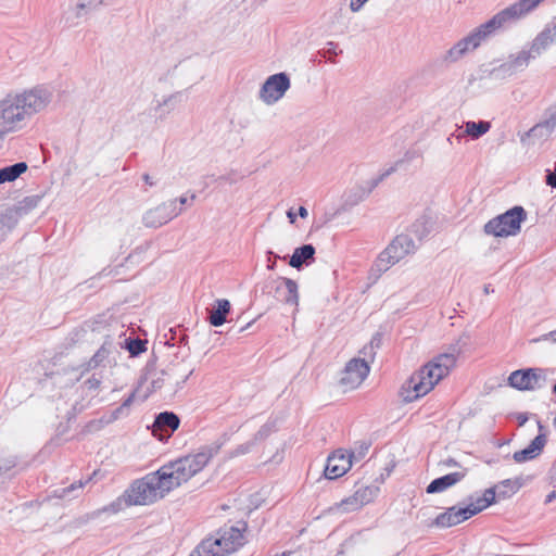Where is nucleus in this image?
<instances>
[{
    "label": "nucleus",
    "instance_id": "1",
    "mask_svg": "<svg viewBox=\"0 0 556 556\" xmlns=\"http://www.w3.org/2000/svg\"><path fill=\"white\" fill-rule=\"evenodd\" d=\"M52 98V91L45 86L8 93L0 100V140L23 129L36 114L48 108Z\"/></svg>",
    "mask_w": 556,
    "mask_h": 556
},
{
    "label": "nucleus",
    "instance_id": "2",
    "mask_svg": "<svg viewBox=\"0 0 556 556\" xmlns=\"http://www.w3.org/2000/svg\"><path fill=\"white\" fill-rule=\"evenodd\" d=\"M459 350L452 348L450 352L433 357L419 371L415 372L404 384L407 391L405 401L413 402L430 392L440 380L446 377L455 366Z\"/></svg>",
    "mask_w": 556,
    "mask_h": 556
},
{
    "label": "nucleus",
    "instance_id": "3",
    "mask_svg": "<svg viewBox=\"0 0 556 556\" xmlns=\"http://www.w3.org/2000/svg\"><path fill=\"white\" fill-rule=\"evenodd\" d=\"M245 530V522L237 526L225 525L214 536L204 539L190 556H227L235 553L244 544Z\"/></svg>",
    "mask_w": 556,
    "mask_h": 556
},
{
    "label": "nucleus",
    "instance_id": "4",
    "mask_svg": "<svg viewBox=\"0 0 556 556\" xmlns=\"http://www.w3.org/2000/svg\"><path fill=\"white\" fill-rule=\"evenodd\" d=\"M163 497L164 495L154 476L148 473L143 478L134 481L124 494L111 503L104 510L117 513L124 506L149 505Z\"/></svg>",
    "mask_w": 556,
    "mask_h": 556
},
{
    "label": "nucleus",
    "instance_id": "5",
    "mask_svg": "<svg viewBox=\"0 0 556 556\" xmlns=\"http://www.w3.org/2000/svg\"><path fill=\"white\" fill-rule=\"evenodd\" d=\"M556 40V17L534 38L529 50H521L500 65L496 70L513 75L528 66L530 60L538 58Z\"/></svg>",
    "mask_w": 556,
    "mask_h": 556
},
{
    "label": "nucleus",
    "instance_id": "6",
    "mask_svg": "<svg viewBox=\"0 0 556 556\" xmlns=\"http://www.w3.org/2000/svg\"><path fill=\"white\" fill-rule=\"evenodd\" d=\"M228 439V435L225 433L215 442L202 446L197 453L189 454L170 462L172 468L175 470V473L180 481L185 483L199 473L208 464V462L218 454Z\"/></svg>",
    "mask_w": 556,
    "mask_h": 556
},
{
    "label": "nucleus",
    "instance_id": "7",
    "mask_svg": "<svg viewBox=\"0 0 556 556\" xmlns=\"http://www.w3.org/2000/svg\"><path fill=\"white\" fill-rule=\"evenodd\" d=\"M417 244L407 233L396 236L391 243L379 254L375 262V268L384 273L393 265L417 250Z\"/></svg>",
    "mask_w": 556,
    "mask_h": 556
},
{
    "label": "nucleus",
    "instance_id": "8",
    "mask_svg": "<svg viewBox=\"0 0 556 556\" xmlns=\"http://www.w3.org/2000/svg\"><path fill=\"white\" fill-rule=\"evenodd\" d=\"M527 218V212L522 206H514L505 213L490 219L483 227L489 236L509 237L520 232L521 223Z\"/></svg>",
    "mask_w": 556,
    "mask_h": 556
},
{
    "label": "nucleus",
    "instance_id": "9",
    "mask_svg": "<svg viewBox=\"0 0 556 556\" xmlns=\"http://www.w3.org/2000/svg\"><path fill=\"white\" fill-rule=\"evenodd\" d=\"M547 369L534 367L518 369L508 377V384L519 391H533L546 384Z\"/></svg>",
    "mask_w": 556,
    "mask_h": 556
},
{
    "label": "nucleus",
    "instance_id": "10",
    "mask_svg": "<svg viewBox=\"0 0 556 556\" xmlns=\"http://www.w3.org/2000/svg\"><path fill=\"white\" fill-rule=\"evenodd\" d=\"M290 78L286 73L270 75L262 85L258 98L267 105L278 102L290 88Z\"/></svg>",
    "mask_w": 556,
    "mask_h": 556
},
{
    "label": "nucleus",
    "instance_id": "11",
    "mask_svg": "<svg viewBox=\"0 0 556 556\" xmlns=\"http://www.w3.org/2000/svg\"><path fill=\"white\" fill-rule=\"evenodd\" d=\"M181 213L182 207L176 205V200H169L148 210L142 216V223L148 228H159Z\"/></svg>",
    "mask_w": 556,
    "mask_h": 556
},
{
    "label": "nucleus",
    "instance_id": "12",
    "mask_svg": "<svg viewBox=\"0 0 556 556\" xmlns=\"http://www.w3.org/2000/svg\"><path fill=\"white\" fill-rule=\"evenodd\" d=\"M267 287L274 290V296L286 304L298 306L299 291L294 280L286 277H277L271 279Z\"/></svg>",
    "mask_w": 556,
    "mask_h": 556
},
{
    "label": "nucleus",
    "instance_id": "13",
    "mask_svg": "<svg viewBox=\"0 0 556 556\" xmlns=\"http://www.w3.org/2000/svg\"><path fill=\"white\" fill-rule=\"evenodd\" d=\"M369 370L367 361L353 358L346 364L340 382L348 389H355L365 380Z\"/></svg>",
    "mask_w": 556,
    "mask_h": 556
},
{
    "label": "nucleus",
    "instance_id": "14",
    "mask_svg": "<svg viewBox=\"0 0 556 556\" xmlns=\"http://www.w3.org/2000/svg\"><path fill=\"white\" fill-rule=\"evenodd\" d=\"M179 424L180 420L176 414L163 412L159 414L154 420L152 428L153 435L160 441H165L179 427Z\"/></svg>",
    "mask_w": 556,
    "mask_h": 556
},
{
    "label": "nucleus",
    "instance_id": "15",
    "mask_svg": "<svg viewBox=\"0 0 556 556\" xmlns=\"http://www.w3.org/2000/svg\"><path fill=\"white\" fill-rule=\"evenodd\" d=\"M351 466L352 462L346 453L342 450H337L327 458L325 477L330 480L342 477Z\"/></svg>",
    "mask_w": 556,
    "mask_h": 556
},
{
    "label": "nucleus",
    "instance_id": "16",
    "mask_svg": "<svg viewBox=\"0 0 556 556\" xmlns=\"http://www.w3.org/2000/svg\"><path fill=\"white\" fill-rule=\"evenodd\" d=\"M538 428L540 433L530 442V444L526 448L513 454V459L516 463L532 460L542 453L547 440L546 434L544 433V426L540 420H538Z\"/></svg>",
    "mask_w": 556,
    "mask_h": 556
},
{
    "label": "nucleus",
    "instance_id": "17",
    "mask_svg": "<svg viewBox=\"0 0 556 556\" xmlns=\"http://www.w3.org/2000/svg\"><path fill=\"white\" fill-rule=\"evenodd\" d=\"M466 506H452L437 516L434 525L440 528H450L470 518Z\"/></svg>",
    "mask_w": 556,
    "mask_h": 556
},
{
    "label": "nucleus",
    "instance_id": "18",
    "mask_svg": "<svg viewBox=\"0 0 556 556\" xmlns=\"http://www.w3.org/2000/svg\"><path fill=\"white\" fill-rule=\"evenodd\" d=\"M152 475L154 476L157 484H160V489L164 496L182 484L180 479L175 473V470L172 468L170 462L163 465L155 472H152Z\"/></svg>",
    "mask_w": 556,
    "mask_h": 556
},
{
    "label": "nucleus",
    "instance_id": "19",
    "mask_svg": "<svg viewBox=\"0 0 556 556\" xmlns=\"http://www.w3.org/2000/svg\"><path fill=\"white\" fill-rule=\"evenodd\" d=\"M466 475L467 469H463L462 471H455L437 478L429 483L426 491L429 494L443 492L446 489L460 482L466 477Z\"/></svg>",
    "mask_w": 556,
    "mask_h": 556
},
{
    "label": "nucleus",
    "instance_id": "20",
    "mask_svg": "<svg viewBox=\"0 0 556 556\" xmlns=\"http://www.w3.org/2000/svg\"><path fill=\"white\" fill-rule=\"evenodd\" d=\"M495 501V491L494 489H486L482 495L479 496H470L468 498V504L466 505L467 508H469V515L470 518L486 507H489L491 504H493Z\"/></svg>",
    "mask_w": 556,
    "mask_h": 556
},
{
    "label": "nucleus",
    "instance_id": "21",
    "mask_svg": "<svg viewBox=\"0 0 556 556\" xmlns=\"http://www.w3.org/2000/svg\"><path fill=\"white\" fill-rule=\"evenodd\" d=\"M315 248L313 244H303L296 248L290 257L289 265L300 269L304 264L308 265L314 261Z\"/></svg>",
    "mask_w": 556,
    "mask_h": 556
},
{
    "label": "nucleus",
    "instance_id": "22",
    "mask_svg": "<svg viewBox=\"0 0 556 556\" xmlns=\"http://www.w3.org/2000/svg\"><path fill=\"white\" fill-rule=\"evenodd\" d=\"M230 312V303L226 299L216 301V306L210 311L208 321L214 327H219L226 321V317Z\"/></svg>",
    "mask_w": 556,
    "mask_h": 556
},
{
    "label": "nucleus",
    "instance_id": "23",
    "mask_svg": "<svg viewBox=\"0 0 556 556\" xmlns=\"http://www.w3.org/2000/svg\"><path fill=\"white\" fill-rule=\"evenodd\" d=\"M491 125L489 122L480 121L473 122L469 121L465 123V130L457 135V139L460 140L464 136H469L472 139H478L484 134H486L490 129Z\"/></svg>",
    "mask_w": 556,
    "mask_h": 556
},
{
    "label": "nucleus",
    "instance_id": "24",
    "mask_svg": "<svg viewBox=\"0 0 556 556\" xmlns=\"http://www.w3.org/2000/svg\"><path fill=\"white\" fill-rule=\"evenodd\" d=\"M28 166L25 162H18L0 168V184L12 182L27 170Z\"/></svg>",
    "mask_w": 556,
    "mask_h": 556
},
{
    "label": "nucleus",
    "instance_id": "25",
    "mask_svg": "<svg viewBox=\"0 0 556 556\" xmlns=\"http://www.w3.org/2000/svg\"><path fill=\"white\" fill-rule=\"evenodd\" d=\"M522 486V479H506L498 484H496L493 489L495 491V495L497 494L500 497H508L515 494Z\"/></svg>",
    "mask_w": 556,
    "mask_h": 556
},
{
    "label": "nucleus",
    "instance_id": "26",
    "mask_svg": "<svg viewBox=\"0 0 556 556\" xmlns=\"http://www.w3.org/2000/svg\"><path fill=\"white\" fill-rule=\"evenodd\" d=\"M114 346L112 342L105 341L96 354L87 363L86 370L94 369L112 353Z\"/></svg>",
    "mask_w": 556,
    "mask_h": 556
},
{
    "label": "nucleus",
    "instance_id": "27",
    "mask_svg": "<svg viewBox=\"0 0 556 556\" xmlns=\"http://www.w3.org/2000/svg\"><path fill=\"white\" fill-rule=\"evenodd\" d=\"M362 504L359 503L357 496L355 494L343 498L340 503H337L332 509H337L341 513H352L362 508Z\"/></svg>",
    "mask_w": 556,
    "mask_h": 556
},
{
    "label": "nucleus",
    "instance_id": "28",
    "mask_svg": "<svg viewBox=\"0 0 556 556\" xmlns=\"http://www.w3.org/2000/svg\"><path fill=\"white\" fill-rule=\"evenodd\" d=\"M379 489L374 485H365L358 488L354 494L357 496L362 506L370 503L378 494Z\"/></svg>",
    "mask_w": 556,
    "mask_h": 556
},
{
    "label": "nucleus",
    "instance_id": "29",
    "mask_svg": "<svg viewBox=\"0 0 556 556\" xmlns=\"http://www.w3.org/2000/svg\"><path fill=\"white\" fill-rule=\"evenodd\" d=\"M89 480L90 479L86 480L85 482H83L80 480L78 482L72 483L70 486H66V488H63V489H60V490H55L54 491V495L56 497H59V498H66V497L73 498V497H76L77 495H73V493L75 491H78V490L83 489L85 483H87Z\"/></svg>",
    "mask_w": 556,
    "mask_h": 556
},
{
    "label": "nucleus",
    "instance_id": "30",
    "mask_svg": "<svg viewBox=\"0 0 556 556\" xmlns=\"http://www.w3.org/2000/svg\"><path fill=\"white\" fill-rule=\"evenodd\" d=\"M369 443L367 442H361L358 445L353 447L351 451L345 452L349 458H351V462H361L367 454L369 450Z\"/></svg>",
    "mask_w": 556,
    "mask_h": 556
},
{
    "label": "nucleus",
    "instance_id": "31",
    "mask_svg": "<svg viewBox=\"0 0 556 556\" xmlns=\"http://www.w3.org/2000/svg\"><path fill=\"white\" fill-rule=\"evenodd\" d=\"M126 348L131 356H138L146 351V342L140 339H126Z\"/></svg>",
    "mask_w": 556,
    "mask_h": 556
},
{
    "label": "nucleus",
    "instance_id": "32",
    "mask_svg": "<svg viewBox=\"0 0 556 556\" xmlns=\"http://www.w3.org/2000/svg\"><path fill=\"white\" fill-rule=\"evenodd\" d=\"M255 446V440H250L245 443L239 444L236 448L228 452L229 458H235L238 456L245 455L252 451V448Z\"/></svg>",
    "mask_w": 556,
    "mask_h": 556
},
{
    "label": "nucleus",
    "instance_id": "33",
    "mask_svg": "<svg viewBox=\"0 0 556 556\" xmlns=\"http://www.w3.org/2000/svg\"><path fill=\"white\" fill-rule=\"evenodd\" d=\"M176 94L168 96L167 98L163 99L162 102H159L157 106L155 108L156 111H161L162 114L160 115L161 118H163L166 114H168L175 106L176 103Z\"/></svg>",
    "mask_w": 556,
    "mask_h": 556
},
{
    "label": "nucleus",
    "instance_id": "34",
    "mask_svg": "<svg viewBox=\"0 0 556 556\" xmlns=\"http://www.w3.org/2000/svg\"><path fill=\"white\" fill-rule=\"evenodd\" d=\"M111 2H112V0H86V2L78 4L77 16H80L81 11H84L86 8L97 9L98 7H100L102 4H110Z\"/></svg>",
    "mask_w": 556,
    "mask_h": 556
},
{
    "label": "nucleus",
    "instance_id": "35",
    "mask_svg": "<svg viewBox=\"0 0 556 556\" xmlns=\"http://www.w3.org/2000/svg\"><path fill=\"white\" fill-rule=\"evenodd\" d=\"M274 425L270 424V422H267L265 425H263L258 431L254 434V437L252 438V440H255V444L257 442H261L263 440H265L267 437L270 435V433L274 431Z\"/></svg>",
    "mask_w": 556,
    "mask_h": 556
},
{
    "label": "nucleus",
    "instance_id": "36",
    "mask_svg": "<svg viewBox=\"0 0 556 556\" xmlns=\"http://www.w3.org/2000/svg\"><path fill=\"white\" fill-rule=\"evenodd\" d=\"M135 399V393H131L113 413L112 419L116 420L121 415L125 413L127 408L132 404Z\"/></svg>",
    "mask_w": 556,
    "mask_h": 556
},
{
    "label": "nucleus",
    "instance_id": "37",
    "mask_svg": "<svg viewBox=\"0 0 556 556\" xmlns=\"http://www.w3.org/2000/svg\"><path fill=\"white\" fill-rule=\"evenodd\" d=\"M412 231L415 233V236L419 239V240H422V238L427 235V230L425 228V222L421 220V219H418L416 220L413 225H412Z\"/></svg>",
    "mask_w": 556,
    "mask_h": 556
},
{
    "label": "nucleus",
    "instance_id": "38",
    "mask_svg": "<svg viewBox=\"0 0 556 556\" xmlns=\"http://www.w3.org/2000/svg\"><path fill=\"white\" fill-rule=\"evenodd\" d=\"M338 55L336 50V43L330 41L327 43V48L323 50V56L327 58L330 62L334 63V58Z\"/></svg>",
    "mask_w": 556,
    "mask_h": 556
},
{
    "label": "nucleus",
    "instance_id": "39",
    "mask_svg": "<svg viewBox=\"0 0 556 556\" xmlns=\"http://www.w3.org/2000/svg\"><path fill=\"white\" fill-rule=\"evenodd\" d=\"M379 345H380V338H379L378 336H376V337H374V338L371 339V341L369 342V344H368V345L364 346V349H363V353H364L365 355L370 354L371 356H374V354H375V349H376V348H379Z\"/></svg>",
    "mask_w": 556,
    "mask_h": 556
},
{
    "label": "nucleus",
    "instance_id": "40",
    "mask_svg": "<svg viewBox=\"0 0 556 556\" xmlns=\"http://www.w3.org/2000/svg\"><path fill=\"white\" fill-rule=\"evenodd\" d=\"M165 375H166V372L164 370H162L157 377L152 379V381H151V390L152 391L160 390L164 386Z\"/></svg>",
    "mask_w": 556,
    "mask_h": 556
},
{
    "label": "nucleus",
    "instance_id": "41",
    "mask_svg": "<svg viewBox=\"0 0 556 556\" xmlns=\"http://www.w3.org/2000/svg\"><path fill=\"white\" fill-rule=\"evenodd\" d=\"M84 386L89 391H97L101 386V379L93 375L84 382Z\"/></svg>",
    "mask_w": 556,
    "mask_h": 556
},
{
    "label": "nucleus",
    "instance_id": "42",
    "mask_svg": "<svg viewBox=\"0 0 556 556\" xmlns=\"http://www.w3.org/2000/svg\"><path fill=\"white\" fill-rule=\"evenodd\" d=\"M545 182L552 188H556V164L553 170L546 169Z\"/></svg>",
    "mask_w": 556,
    "mask_h": 556
},
{
    "label": "nucleus",
    "instance_id": "43",
    "mask_svg": "<svg viewBox=\"0 0 556 556\" xmlns=\"http://www.w3.org/2000/svg\"><path fill=\"white\" fill-rule=\"evenodd\" d=\"M368 0H351L350 2V9L352 12H358L362 7L367 2Z\"/></svg>",
    "mask_w": 556,
    "mask_h": 556
},
{
    "label": "nucleus",
    "instance_id": "44",
    "mask_svg": "<svg viewBox=\"0 0 556 556\" xmlns=\"http://www.w3.org/2000/svg\"><path fill=\"white\" fill-rule=\"evenodd\" d=\"M549 339L553 340L554 342H556V329L548 333L541 336L540 338L533 339L532 342L546 341Z\"/></svg>",
    "mask_w": 556,
    "mask_h": 556
},
{
    "label": "nucleus",
    "instance_id": "45",
    "mask_svg": "<svg viewBox=\"0 0 556 556\" xmlns=\"http://www.w3.org/2000/svg\"><path fill=\"white\" fill-rule=\"evenodd\" d=\"M395 172V166H392L390 168H388L384 173H382L374 182V186H377L379 182H381L386 177H388L389 175H391L392 173Z\"/></svg>",
    "mask_w": 556,
    "mask_h": 556
},
{
    "label": "nucleus",
    "instance_id": "46",
    "mask_svg": "<svg viewBox=\"0 0 556 556\" xmlns=\"http://www.w3.org/2000/svg\"><path fill=\"white\" fill-rule=\"evenodd\" d=\"M516 419L518 421V426L519 427H522L529 419V416L527 413H517L516 414Z\"/></svg>",
    "mask_w": 556,
    "mask_h": 556
},
{
    "label": "nucleus",
    "instance_id": "47",
    "mask_svg": "<svg viewBox=\"0 0 556 556\" xmlns=\"http://www.w3.org/2000/svg\"><path fill=\"white\" fill-rule=\"evenodd\" d=\"M441 465H443L444 467H460V465L458 464V462H456L454 458L452 457H448L444 460L441 462Z\"/></svg>",
    "mask_w": 556,
    "mask_h": 556
},
{
    "label": "nucleus",
    "instance_id": "48",
    "mask_svg": "<svg viewBox=\"0 0 556 556\" xmlns=\"http://www.w3.org/2000/svg\"><path fill=\"white\" fill-rule=\"evenodd\" d=\"M268 255H269V256H273L275 260H276V258H280V256H279V255H277V254H275L273 251H268ZM275 267H276V261H273V262H271V261H270V257H268L267 268H268L269 270H274V269H275Z\"/></svg>",
    "mask_w": 556,
    "mask_h": 556
},
{
    "label": "nucleus",
    "instance_id": "49",
    "mask_svg": "<svg viewBox=\"0 0 556 556\" xmlns=\"http://www.w3.org/2000/svg\"><path fill=\"white\" fill-rule=\"evenodd\" d=\"M142 179L150 187H153L156 185V181L149 174H143Z\"/></svg>",
    "mask_w": 556,
    "mask_h": 556
},
{
    "label": "nucleus",
    "instance_id": "50",
    "mask_svg": "<svg viewBox=\"0 0 556 556\" xmlns=\"http://www.w3.org/2000/svg\"><path fill=\"white\" fill-rule=\"evenodd\" d=\"M556 498V490L551 492L546 498H545V504H549L552 503L554 500Z\"/></svg>",
    "mask_w": 556,
    "mask_h": 556
},
{
    "label": "nucleus",
    "instance_id": "51",
    "mask_svg": "<svg viewBox=\"0 0 556 556\" xmlns=\"http://www.w3.org/2000/svg\"><path fill=\"white\" fill-rule=\"evenodd\" d=\"M175 200H176V203L179 202V204L181 206L187 205L188 202H189V199L187 197H184V195L180 197L179 199H175Z\"/></svg>",
    "mask_w": 556,
    "mask_h": 556
},
{
    "label": "nucleus",
    "instance_id": "52",
    "mask_svg": "<svg viewBox=\"0 0 556 556\" xmlns=\"http://www.w3.org/2000/svg\"><path fill=\"white\" fill-rule=\"evenodd\" d=\"M299 215H300L302 218H305V217H307L308 212H307V210H306L304 206H300V208H299Z\"/></svg>",
    "mask_w": 556,
    "mask_h": 556
},
{
    "label": "nucleus",
    "instance_id": "53",
    "mask_svg": "<svg viewBox=\"0 0 556 556\" xmlns=\"http://www.w3.org/2000/svg\"><path fill=\"white\" fill-rule=\"evenodd\" d=\"M287 215H288L290 223L293 224L295 222V214L290 210V211H288Z\"/></svg>",
    "mask_w": 556,
    "mask_h": 556
},
{
    "label": "nucleus",
    "instance_id": "54",
    "mask_svg": "<svg viewBox=\"0 0 556 556\" xmlns=\"http://www.w3.org/2000/svg\"><path fill=\"white\" fill-rule=\"evenodd\" d=\"M192 372H193V369H190L189 372L182 379L181 383H185L188 380V378L192 375Z\"/></svg>",
    "mask_w": 556,
    "mask_h": 556
},
{
    "label": "nucleus",
    "instance_id": "55",
    "mask_svg": "<svg viewBox=\"0 0 556 556\" xmlns=\"http://www.w3.org/2000/svg\"><path fill=\"white\" fill-rule=\"evenodd\" d=\"M552 473H553V477L556 478V462L554 463V465L552 467Z\"/></svg>",
    "mask_w": 556,
    "mask_h": 556
},
{
    "label": "nucleus",
    "instance_id": "56",
    "mask_svg": "<svg viewBox=\"0 0 556 556\" xmlns=\"http://www.w3.org/2000/svg\"><path fill=\"white\" fill-rule=\"evenodd\" d=\"M491 292H493V290H490V286H485V287H484V293H485V294H489V293H491Z\"/></svg>",
    "mask_w": 556,
    "mask_h": 556
},
{
    "label": "nucleus",
    "instance_id": "57",
    "mask_svg": "<svg viewBox=\"0 0 556 556\" xmlns=\"http://www.w3.org/2000/svg\"><path fill=\"white\" fill-rule=\"evenodd\" d=\"M453 137H456V138H457V135L452 134V135H451V137H448V138H447V142H448V143H452V138H453Z\"/></svg>",
    "mask_w": 556,
    "mask_h": 556
},
{
    "label": "nucleus",
    "instance_id": "58",
    "mask_svg": "<svg viewBox=\"0 0 556 556\" xmlns=\"http://www.w3.org/2000/svg\"><path fill=\"white\" fill-rule=\"evenodd\" d=\"M195 199V194H191L190 200L193 201Z\"/></svg>",
    "mask_w": 556,
    "mask_h": 556
},
{
    "label": "nucleus",
    "instance_id": "59",
    "mask_svg": "<svg viewBox=\"0 0 556 556\" xmlns=\"http://www.w3.org/2000/svg\"><path fill=\"white\" fill-rule=\"evenodd\" d=\"M553 392L556 394V383L553 387Z\"/></svg>",
    "mask_w": 556,
    "mask_h": 556
},
{
    "label": "nucleus",
    "instance_id": "60",
    "mask_svg": "<svg viewBox=\"0 0 556 556\" xmlns=\"http://www.w3.org/2000/svg\"><path fill=\"white\" fill-rule=\"evenodd\" d=\"M554 427L556 428V417L554 418Z\"/></svg>",
    "mask_w": 556,
    "mask_h": 556
}]
</instances>
